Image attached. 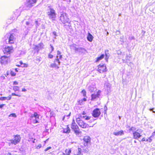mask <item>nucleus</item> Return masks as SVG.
<instances>
[{"instance_id": "f257e3e1", "label": "nucleus", "mask_w": 155, "mask_h": 155, "mask_svg": "<svg viewBox=\"0 0 155 155\" xmlns=\"http://www.w3.org/2000/svg\"><path fill=\"white\" fill-rule=\"evenodd\" d=\"M83 146H81L83 151L85 153H87L89 151L88 149L89 146L91 145V139L89 136L84 137L82 139Z\"/></svg>"}, {"instance_id": "f03ea898", "label": "nucleus", "mask_w": 155, "mask_h": 155, "mask_svg": "<svg viewBox=\"0 0 155 155\" xmlns=\"http://www.w3.org/2000/svg\"><path fill=\"white\" fill-rule=\"evenodd\" d=\"M81 118V115L80 114H78V117H76V122L81 128L84 129L88 127V125Z\"/></svg>"}, {"instance_id": "7ed1b4c3", "label": "nucleus", "mask_w": 155, "mask_h": 155, "mask_svg": "<svg viewBox=\"0 0 155 155\" xmlns=\"http://www.w3.org/2000/svg\"><path fill=\"white\" fill-rule=\"evenodd\" d=\"M71 128L76 135H79L81 133L78 126L76 123L74 119L72 120L71 125Z\"/></svg>"}, {"instance_id": "20e7f679", "label": "nucleus", "mask_w": 155, "mask_h": 155, "mask_svg": "<svg viewBox=\"0 0 155 155\" xmlns=\"http://www.w3.org/2000/svg\"><path fill=\"white\" fill-rule=\"evenodd\" d=\"M21 137L19 135H16L14 136V140L12 139L10 140V143H8L9 146L11 145H16L19 143L21 140Z\"/></svg>"}, {"instance_id": "39448f33", "label": "nucleus", "mask_w": 155, "mask_h": 155, "mask_svg": "<svg viewBox=\"0 0 155 155\" xmlns=\"http://www.w3.org/2000/svg\"><path fill=\"white\" fill-rule=\"evenodd\" d=\"M107 69L105 64H100L97 66V71L100 73H104L107 71Z\"/></svg>"}, {"instance_id": "423d86ee", "label": "nucleus", "mask_w": 155, "mask_h": 155, "mask_svg": "<svg viewBox=\"0 0 155 155\" xmlns=\"http://www.w3.org/2000/svg\"><path fill=\"white\" fill-rule=\"evenodd\" d=\"M60 20L63 24H65L68 22L69 19L67 16V14L64 13L61 15Z\"/></svg>"}, {"instance_id": "0eeeda50", "label": "nucleus", "mask_w": 155, "mask_h": 155, "mask_svg": "<svg viewBox=\"0 0 155 155\" xmlns=\"http://www.w3.org/2000/svg\"><path fill=\"white\" fill-rule=\"evenodd\" d=\"M39 118V116L36 112H35L30 117V119L32 120L34 124L39 123L38 121Z\"/></svg>"}, {"instance_id": "6e6552de", "label": "nucleus", "mask_w": 155, "mask_h": 155, "mask_svg": "<svg viewBox=\"0 0 155 155\" xmlns=\"http://www.w3.org/2000/svg\"><path fill=\"white\" fill-rule=\"evenodd\" d=\"M48 15L49 17L52 19L53 20H54L56 17V13L55 10L52 8L50 9V11L48 12Z\"/></svg>"}, {"instance_id": "1a4fd4ad", "label": "nucleus", "mask_w": 155, "mask_h": 155, "mask_svg": "<svg viewBox=\"0 0 155 155\" xmlns=\"http://www.w3.org/2000/svg\"><path fill=\"white\" fill-rule=\"evenodd\" d=\"M101 112L99 108H96L94 109L92 113V115L94 118L98 117L101 115Z\"/></svg>"}, {"instance_id": "9d476101", "label": "nucleus", "mask_w": 155, "mask_h": 155, "mask_svg": "<svg viewBox=\"0 0 155 155\" xmlns=\"http://www.w3.org/2000/svg\"><path fill=\"white\" fill-rule=\"evenodd\" d=\"M101 91L100 90H98L97 93H94L91 94V100L92 101H94L97 99L98 98L100 97L101 95Z\"/></svg>"}, {"instance_id": "9b49d317", "label": "nucleus", "mask_w": 155, "mask_h": 155, "mask_svg": "<svg viewBox=\"0 0 155 155\" xmlns=\"http://www.w3.org/2000/svg\"><path fill=\"white\" fill-rule=\"evenodd\" d=\"M13 50L12 47L6 46L5 47L3 51V52L5 54H10Z\"/></svg>"}, {"instance_id": "f8f14e48", "label": "nucleus", "mask_w": 155, "mask_h": 155, "mask_svg": "<svg viewBox=\"0 0 155 155\" xmlns=\"http://www.w3.org/2000/svg\"><path fill=\"white\" fill-rule=\"evenodd\" d=\"M15 40V35L13 34H11L8 38V43L9 44H14Z\"/></svg>"}, {"instance_id": "ddd939ff", "label": "nucleus", "mask_w": 155, "mask_h": 155, "mask_svg": "<svg viewBox=\"0 0 155 155\" xmlns=\"http://www.w3.org/2000/svg\"><path fill=\"white\" fill-rule=\"evenodd\" d=\"M9 61V58L8 57L3 56H2L0 58V62L2 64H6Z\"/></svg>"}, {"instance_id": "4468645a", "label": "nucleus", "mask_w": 155, "mask_h": 155, "mask_svg": "<svg viewBox=\"0 0 155 155\" xmlns=\"http://www.w3.org/2000/svg\"><path fill=\"white\" fill-rule=\"evenodd\" d=\"M60 63V61L59 59L57 58L54 60V63L50 64V67L52 68H59V67L58 65Z\"/></svg>"}, {"instance_id": "2eb2a0df", "label": "nucleus", "mask_w": 155, "mask_h": 155, "mask_svg": "<svg viewBox=\"0 0 155 155\" xmlns=\"http://www.w3.org/2000/svg\"><path fill=\"white\" fill-rule=\"evenodd\" d=\"M37 0H27L26 2L27 6L29 8L32 7L35 4Z\"/></svg>"}, {"instance_id": "dca6fc26", "label": "nucleus", "mask_w": 155, "mask_h": 155, "mask_svg": "<svg viewBox=\"0 0 155 155\" xmlns=\"http://www.w3.org/2000/svg\"><path fill=\"white\" fill-rule=\"evenodd\" d=\"M133 138L135 139H138L142 136L140 133L136 131L133 132Z\"/></svg>"}, {"instance_id": "f3484780", "label": "nucleus", "mask_w": 155, "mask_h": 155, "mask_svg": "<svg viewBox=\"0 0 155 155\" xmlns=\"http://www.w3.org/2000/svg\"><path fill=\"white\" fill-rule=\"evenodd\" d=\"M62 129L63 132L64 133L69 134L71 132V129L68 125L65 126Z\"/></svg>"}, {"instance_id": "a211bd4d", "label": "nucleus", "mask_w": 155, "mask_h": 155, "mask_svg": "<svg viewBox=\"0 0 155 155\" xmlns=\"http://www.w3.org/2000/svg\"><path fill=\"white\" fill-rule=\"evenodd\" d=\"M87 39L88 41L91 42L93 40V37L90 33H88Z\"/></svg>"}, {"instance_id": "6ab92c4d", "label": "nucleus", "mask_w": 155, "mask_h": 155, "mask_svg": "<svg viewBox=\"0 0 155 155\" xmlns=\"http://www.w3.org/2000/svg\"><path fill=\"white\" fill-rule=\"evenodd\" d=\"M124 134V132L123 130H121L117 132H114L113 134L116 136H118L119 135H122Z\"/></svg>"}, {"instance_id": "aec40b11", "label": "nucleus", "mask_w": 155, "mask_h": 155, "mask_svg": "<svg viewBox=\"0 0 155 155\" xmlns=\"http://www.w3.org/2000/svg\"><path fill=\"white\" fill-rule=\"evenodd\" d=\"M12 98V97L11 95H10L7 97H0V100L3 101L6 100H10Z\"/></svg>"}, {"instance_id": "412c9836", "label": "nucleus", "mask_w": 155, "mask_h": 155, "mask_svg": "<svg viewBox=\"0 0 155 155\" xmlns=\"http://www.w3.org/2000/svg\"><path fill=\"white\" fill-rule=\"evenodd\" d=\"M65 154L66 155H70L71 153V148L66 149L65 150Z\"/></svg>"}, {"instance_id": "4be33fe9", "label": "nucleus", "mask_w": 155, "mask_h": 155, "mask_svg": "<svg viewBox=\"0 0 155 155\" xmlns=\"http://www.w3.org/2000/svg\"><path fill=\"white\" fill-rule=\"evenodd\" d=\"M104 58V54H102L100 56L97 57V59L95 61V62H97L100 61V60H101L102 59H103Z\"/></svg>"}, {"instance_id": "5701e85b", "label": "nucleus", "mask_w": 155, "mask_h": 155, "mask_svg": "<svg viewBox=\"0 0 155 155\" xmlns=\"http://www.w3.org/2000/svg\"><path fill=\"white\" fill-rule=\"evenodd\" d=\"M81 93L82 94L84 97H87L86 96V91L85 90H82L81 91Z\"/></svg>"}, {"instance_id": "b1692460", "label": "nucleus", "mask_w": 155, "mask_h": 155, "mask_svg": "<svg viewBox=\"0 0 155 155\" xmlns=\"http://www.w3.org/2000/svg\"><path fill=\"white\" fill-rule=\"evenodd\" d=\"M13 90L15 91H19V87L18 86H14L13 87Z\"/></svg>"}, {"instance_id": "393cba45", "label": "nucleus", "mask_w": 155, "mask_h": 155, "mask_svg": "<svg viewBox=\"0 0 155 155\" xmlns=\"http://www.w3.org/2000/svg\"><path fill=\"white\" fill-rule=\"evenodd\" d=\"M78 150L77 153L75 155H83V154L81 153V148L78 147Z\"/></svg>"}, {"instance_id": "a878e982", "label": "nucleus", "mask_w": 155, "mask_h": 155, "mask_svg": "<svg viewBox=\"0 0 155 155\" xmlns=\"http://www.w3.org/2000/svg\"><path fill=\"white\" fill-rule=\"evenodd\" d=\"M83 118H84L85 120H88L91 119V117L87 116H83Z\"/></svg>"}, {"instance_id": "bb28decb", "label": "nucleus", "mask_w": 155, "mask_h": 155, "mask_svg": "<svg viewBox=\"0 0 155 155\" xmlns=\"http://www.w3.org/2000/svg\"><path fill=\"white\" fill-rule=\"evenodd\" d=\"M78 103L80 105L83 104H84V102H83L82 99L78 100Z\"/></svg>"}, {"instance_id": "cd10ccee", "label": "nucleus", "mask_w": 155, "mask_h": 155, "mask_svg": "<svg viewBox=\"0 0 155 155\" xmlns=\"http://www.w3.org/2000/svg\"><path fill=\"white\" fill-rule=\"evenodd\" d=\"M8 117H16L17 116L15 113H12L10 114L9 116Z\"/></svg>"}, {"instance_id": "c85d7f7f", "label": "nucleus", "mask_w": 155, "mask_h": 155, "mask_svg": "<svg viewBox=\"0 0 155 155\" xmlns=\"http://www.w3.org/2000/svg\"><path fill=\"white\" fill-rule=\"evenodd\" d=\"M57 54L58 55H59V58L60 59H61L62 58V55H61V53L60 51H58Z\"/></svg>"}, {"instance_id": "c756f323", "label": "nucleus", "mask_w": 155, "mask_h": 155, "mask_svg": "<svg viewBox=\"0 0 155 155\" xmlns=\"http://www.w3.org/2000/svg\"><path fill=\"white\" fill-rule=\"evenodd\" d=\"M19 63H20V64H16V66H17L18 67H20L21 66V65H22V64H23V63L22 62V61H20V62H19Z\"/></svg>"}, {"instance_id": "7c9ffc66", "label": "nucleus", "mask_w": 155, "mask_h": 155, "mask_svg": "<svg viewBox=\"0 0 155 155\" xmlns=\"http://www.w3.org/2000/svg\"><path fill=\"white\" fill-rule=\"evenodd\" d=\"M147 141V139H146L145 137H143L142 138V140L140 141V142H141L142 141Z\"/></svg>"}, {"instance_id": "2f4dec72", "label": "nucleus", "mask_w": 155, "mask_h": 155, "mask_svg": "<svg viewBox=\"0 0 155 155\" xmlns=\"http://www.w3.org/2000/svg\"><path fill=\"white\" fill-rule=\"evenodd\" d=\"M10 74L12 76H15L16 75V73L13 71H11L10 72Z\"/></svg>"}, {"instance_id": "473e14b6", "label": "nucleus", "mask_w": 155, "mask_h": 155, "mask_svg": "<svg viewBox=\"0 0 155 155\" xmlns=\"http://www.w3.org/2000/svg\"><path fill=\"white\" fill-rule=\"evenodd\" d=\"M41 144H39L38 145L36 146V149H39L41 148Z\"/></svg>"}, {"instance_id": "72a5a7b5", "label": "nucleus", "mask_w": 155, "mask_h": 155, "mask_svg": "<svg viewBox=\"0 0 155 155\" xmlns=\"http://www.w3.org/2000/svg\"><path fill=\"white\" fill-rule=\"evenodd\" d=\"M12 96H18V97H20L21 96L20 95L16 94H15V93H12Z\"/></svg>"}, {"instance_id": "f704fd0d", "label": "nucleus", "mask_w": 155, "mask_h": 155, "mask_svg": "<svg viewBox=\"0 0 155 155\" xmlns=\"http://www.w3.org/2000/svg\"><path fill=\"white\" fill-rule=\"evenodd\" d=\"M151 137H152L151 136L150 137H149V138H148V139H147V142H151L152 141V139H151Z\"/></svg>"}, {"instance_id": "c9c22d12", "label": "nucleus", "mask_w": 155, "mask_h": 155, "mask_svg": "<svg viewBox=\"0 0 155 155\" xmlns=\"http://www.w3.org/2000/svg\"><path fill=\"white\" fill-rule=\"evenodd\" d=\"M53 57V55L51 54L50 53H49L48 54V57L49 58L51 59Z\"/></svg>"}, {"instance_id": "e433bc0d", "label": "nucleus", "mask_w": 155, "mask_h": 155, "mask_svg": "<svg viewBox=\"0 0 155 155\" xmlns=\"http://www.w3.org/2000/svg\"><path fill=\"white\" fill-rule=\"evenodd\" d=\"M71 113V112H69L68 115H64L63 118V119L64 120V118L66 117H69Z\"/></svg>"}, {"instance_id": "4c0bfd02", "label": "nucleus", "mask_w": 155, "mask_h": 155, "mask_svg": "<svg viewBox=\"0 0 155 155\" xmlns=\"http://www.w3.org/2000/svg\"><path fill=\"white\" fill-rule=\"evenodd\" d=\"M51 149V147H49L46 148L44 150L46 152L48 150Z\"/></svg>"}, {"instance_id": "58836bf2", "label": "nucleus", "mask_w": 155, "mask_h": 155, "mask_svg": "<svg viewBox=\"0 0 155 155\" xmlns=\"http://www.w3.org/2000/svg\"><path fill=\"white\" fill-rule=\"evenodd\" d=\"M22 65H23L22 66V67L26 68L28 67V64L26 63H23Z\"/></svg>"}, {"instance_id": "ea45409f", "label": "nucleus", "mask_w": 155, "mask_h": 155, "mask_svg": "<svg viewBox=\"0 0 155 155\" xmlns=\"http://www.w3.org/2000/svg\"><path fill=\"white\" fill-rule=\"evenodd\" d=\"M18 84V82L17 81H15L13 82V84L14 85H17Z\"/></svg>"}, {"instance_id": "a19ab883", "label": "nucleus", "mask_w": 155, "mask_h": 155, "mask_svg": "<svg viewBox=\"0 0 155 155\" xmlns=\"http://www.w3.org/2000/svg\"><path fill=\"white\" fill-rule=\"evenodd\" d=\"M50 47H51V52H52L54 51V48L53 47L52 45H50Z\"/></svg>"}, {"instance_id": "79ce46f5", "label": "nucleus", "mask_w": 155, "mask_h": 155, "mask_svg": "<svg viewBox=\"0 0 155 155\" xmlns=\"http://www.w3.org/2000/svg\"><path fill=\"white\" fill-rule=\"evenodd\" d=\"M82 100L83 101V102H84L86 101H87V98L86 97H84L82 99Z\"/></svg>"}, {"instance_id": "37998d69", "label": "nucleus", "mask_w": 155, "mask_h": 155, "mask_svg": "<svg viewBox=\"0 0 155 155\" xmlns=\"http://www.w3.org/2000/svg\"><path fill=\"white\" fill-rule=\"evenodd\" d=\"M35 49L37 50V51H38L39 50V47L38 46H36L35 48Z\"/></svg>"}, {"instance_id": "c03bdc74", "label": "nucleus", "mask_w": 155, "mask_h": 155, "mask_svg": "<svg viewBox=\"0 0 155 155\" xmlns=\"http://www.w3.org/2000/svg\"><path fill=\"white\" fill-rule=\"evenodd\" d=\"M5 105V104H0V108L2 109L3 107Z\"/></svg>"}, {"instance_id": "a18cd8bd", "label": "nucleus", "mask_w": 155, "mask_h": 155, "mask_svg": "<svg viewBox=\"0 0 155 155\" xmlns=\"http://www.w3.org/2000/svg\"><path fill=\"white\" fill-rule=\"evenodd\" d=\"M86 112L85 111H83L82 113V114L83 115H85L86 114Z\"/></svg>"}, {"instance_id": "49530a36", "label": "nucleus", "mask_w": 155, "mask_h": 155, "mask_svg": "<svg viewBox=\"0 0 155 155\" xmlns=\"http://www.w3.org/2000/svg\"><path fill=\"white\" fill-rule=\"evenodd\" d=\"M26 91V89L25 88H23L22 89V91Z\"/></svg>"}, {"instance_id": "de8ad7c7", "label": "nucleus", "mask_w": 155, "mask_h": 155, "mask_svg": "<svg viewBox=\"0 0 155 155\" xmlns=\"http://www.w3.org/2000/svg\"><path fill=\"white\" fill-rule=\"evenodd\" d=\"M26 24L27 25H29L30 23L28 21H27L26 22Z\"/></svg>"}, {"instance_id": "09e8293b", "label": "nucleus", "mask_w": 155, "mask_h": 155, "mask_svg": "<svg viewBox=\"0 0 155 155\" xmlns=\"http://www.w3.org/2000/svg\"><path fill=\"white\" fill-rule=\"evenodd\" d=\"M0 78H1V79H2H2H5V77L4 76H2Z\"/></svg>"}, {"instance_id": "8fccbe9b", "label": "nucleus", "mask_w": 155, "mask_h": 155, "mask_svg": "<svg viewBox=\"0 0 155 155\" xmlns=\"http://www.w3.org/2000/svg\"><path fill=\"white\" fill-rule=\"evenodd\" d=\"M15 71L18 72V69L17 68H16L15 69Z\"/></svg>"}, {"instance_id": "3c124183", "label": "nucleus", "mask_w": 155, "mask_h": 155, "mask_svg": "<svg viewBox=\"0 0 155 155\" xmlns=\"http://www.w3.org/2000/svg\"><path fill=\"white\" fill-rule=\"evenodd\" d=\"M153 135H155V131L153 133Z\"/></svg>"}, {"instance_id": "603ef678", "label": "nucleus", "mask_w": 155, "mask_h": 155, "mask_svg": "<svg viewBox=\"0 0 155 155\" xmlns=\"http://www.w3.org/2000/svg\"><path fill=\"white\" fill-rule=\"evenodd\" d=\"M133 127H131L130 129V130H133Z\"/></svg>"}, {"instance_id": "864d4df0", "label": "nucleus", "mask_w": 155, "mask_h": 155, "mask_svg": "<svg viewBox=\"0 0 155 155\" xmlns=\"http://www.w3.org/2000/svg\"><path fill=\"white\" fill-rule=\"evenodd\" d=\"M35 22H36V23H38V21H35Z\"/></svg>"}, {"instance_id": "5fc2aeb1", "label": "nucleus", "mask_w": 155, "mask_h": 155, "mask_svg": "<svg viewBox=\"0 0 155 155\" xmlns=\"http://www.w3.org/2000/svg\"><path fill=\"white\" fill-rule=\"evenodd\" d=\"M104 113L105 114H106V110L105 111V112Z\"/></svg>"}, {"instance_id": "6e6d98bb", "label": "nucleus", "mask_w": 155, "mask_h": 155, "mask_svg": "<svg viewBox=\"0 0 155 155\" xmlns=\"http://www.w3.org/2000/svg\"><path fill=\"white\" fill-rule=\"evenodd\" d=\"M134 142L135 143H136V141H134Z\"/></svg>"}, {"instance_id": "4d7b16f0", "label": "nucleus", "mask_w": 155, "mask_h": 155, "mask_svg": "<svg viewBox=\"0 0 155 155\" xmlns=\"http://www.w3.org/2000/svg\"><path fill=\"white\" fill-rule=\"evenodd\" d=\"M64 1H65V0H63Z\"/></svg>"}]
</instances>
